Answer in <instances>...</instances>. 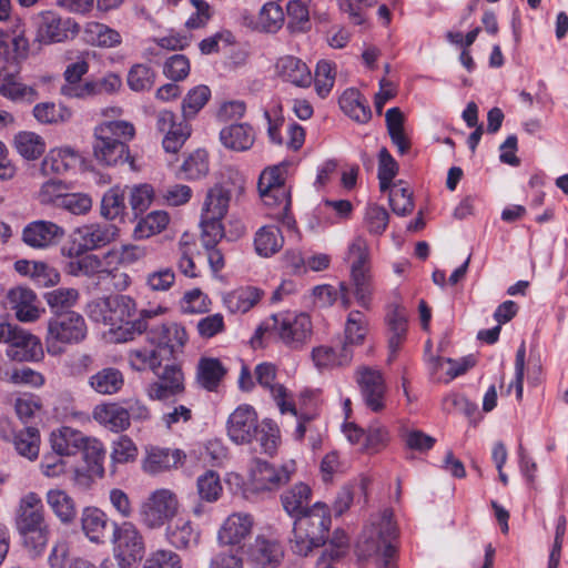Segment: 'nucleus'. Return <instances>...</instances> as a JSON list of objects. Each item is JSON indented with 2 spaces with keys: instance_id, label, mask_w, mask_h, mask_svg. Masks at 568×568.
<instances>
[{
  "instance_id": "f257e3e1",
  "label": "nucleus",
  "mask_w": 568,
  "mask_h": 568,
  "mask_svg": "<svg viewBox=\"0 0 568 568\" xmlns=\"http://www.w3.org/2000/svg\"><path fill=\"white\" fill-rule=\"evenodd\" d=\"M396 538L393 513L386 509L363 529L356 546L357 554L362 558H373L376 568H396Z\"/></svg>"
},
{
  "instance_id": "f03ea898",
  "label": "nucleus",
  "mask_w": 568,
  "mask_h": 568,
  "mask_svg": "<svg viewBox=\"0 0 568 568\" xmlns=\"http://www.w3.org/2000/svg\"><path fill=\"white\" fill-rule=\"evenodd\" d=\"M135 129L131 122L104 121L94 128L93 156L104 166H116L130 160L128 143L134 138Z\"/></svg>"
},
{
  "instance_id": "7ed1b4c3",
  "label": "nucleus",
  "mask_w": 568,
  "mask_h": 568,
  "mask_svg": "<svg viewBox=\"0 0 568 568\" xmlns=\"http://www.w3.org/2000/svg\"><path fill=\"white\" fill-rule=\"evenodd\" d=\"M287 165L281 163L265 169L258 179L257 189L270 215L288 230L296 227V221L291 213V187L285 184Z\"/></svg>"
},
{
  "instance_id": "20e7f679",
  "label": "nucleus",
  "mask_w": 568,
  "mask_h": 568,
  "mask_svg": "<svg viewBox=\"0 0 568 568\" xmlns=\"http://www.w3.org/2000/svg\"><path fill=\"white\" fill-rule=\"evenodd\" d=\"M331 527V513L326 504L315 503L294 520L293 537L290 539L292 550L300 556H307L313 548L322 546Z\"/></svg>"
},
{
  "instance_id": "39448f33",
  "label": "nucleus",
  "mask_w": 568,
  "mask_h": 568,
  "mask_svg": "<svg viewBox=\"0 0 568 568\" xmlns=\"http://www.w3.org/2000/svg\"><path fill=\"white\" fill-rule=\"evenodd\" d=\"M88 327L84 317L71 310H61L48 321L45 348L49 355L59 356L67 346L79 344L87 337Z\"/></svg>"
},
{
  "instance_id": "423d86ee",
  "label": "nucleus",
  "mask_w": 568,
  "mask_h": 568,
  "mask_svg": "<svg viewBox=\"0 0 568 568\" xmlns=\"http://www.w3.org/2000/svg\"><path fill=\"white\" fill-rule=\"evenodd\" d=\"M265 334H268L270 337L278 338L288 347L297 348L310 338L312 322L305 313H277L257 327L255 337L262 339Z\"/></svg>"
},
{
  "instance_id": "0eeeda50",
  "label": "nucleus",
  "mask_w": 568,
  "mask_h": 568,
  "mask_svg": "<svg viewBox=\"0 0 568 568\" xmlns=\"http://www.w3.org/2000/svg\"><path fill=\"white\" fill-rule=\"evenodd\" d=\"M129 333H145L146 339L158 348H169L173 355L185 346L189 335L184 326L178 323H156L152 311H142L140 318L126 322Z\"/></svg>"
},
{
  "instance_id": "6e6552de",
  "label": "nucleus",
  "mask_w": 568,
  "mask_h": 568,
  "mask_svg": "<svg viewBox=\"0 0 568 568\" xmlns=\"http://www.w3.org/2000/svg\"><path fill=\"white\" fill-rule=\"evenodd\" d=\"M113 555L122 568H134L145 555V542L141 531L131 521L112 524Z\"/></svg>"
},
{
  "instance_id": "1a4fd4ad",
  "label": "nucleus",
  "mask_w": 568,
  "mask_h": 568,
  "mask_svg": "<svg viewBox=\"0 0 568 568\" xmlns=\"http://www.w3.org/2000/svg\"><path fill=\"white\" fill-rule=\"evenodd\" d=\"M120 230L114 224L91 223L75 229L70 245L62 248L65 256H79L83 253L108 246L119 237Z\"/></svg>"
},
{
  "instance_id": "9d476101",
  "label": "nucleus",
  "mask_w": 568,
  "mask_h": 568,
  "mask_svg": "<svg viewBox=\"0 0 568 568\" xmlns=\"http://www.w3.org/2000/svg\"><path fill=\"white\" fill-rule=\"evenodd\" d=\"M179 500L171 490L159 489L141 505L139 510L140 521L150 529L163 526L178 513Z\"/></svg>"
},
{
  "instance_id": "9b49d317",
  "label": "nucleus",
  "mask_w": 568,
  "mask_h": 568,
  "mask_svg": "<svg viewBox=\"0 0 568 568\" xmlns=\"http://www.w3.org/2000/svg\"><path fill=\"white\" fill-rule=\"evenodd\" d=\"M227 172L233 190L225 182L217 183L209 189L202 205L201 215L224 219L229 211L232 192H243L244 176L233 169H227Z\"/></svg>"
},
{
  "instance_id": "f8f14e48",
  "label": "nucleus",
  "mask_w": 568,
  "mask_h": 568,
  "mask_svg": "<svg viewBox=\"0 0 568 568\" xmlns=\"http://www.w3.org/2000/svg\"><path fill=\"white\" fill-rule=\"evenodd\" d=\"M293 468L276 467L262 459H254L250 467V486L256 493L277 490L291 479Z\"/></svg>"
},
{
  "instance_id": "ddd939ff",
  "label": "nucleus",
  "mask_w": 568,
  "mask_h": 568,
  "mask_svg": "<svg viewBox=\"0 0 568 568\" xmlns=\"http://www.w3.org/2000/svg\"><path fill=\"white\" fill-rule=\"evenodd\" d=\"M154 374L158 379L145 387V394L151 400L162 402L184 393V374L179 365H165Z\"/></svg>"
},
{
  "instance_id": "4468645a",
  "label": "nucleus",
  "mask_w": 568,
  "mask_h": 568,
  "mask_svg": "<svg viewBox=\"0 0 568 568\" xmlns=\"http://www.w3.org/2000/svg\"><path fill=\"white\" fill-rule=\"evenodd\" d=\"M258 417L253 406L242 404L229 416L226 433L235 444H248L257 437Z\"/></svg>"
},
{
  "instance_id": "2eb2a0df",
  "label": "nucleus",
  "mask_w": 568,
  "mask_h": 568,
  "mask_svg": "<svg viewBox=\"0 0 568 568\" xmlns=\"http://www.w3.org/2000/svg\"><path fill=\"white\" fill-rule=\"evenodd\" d=\"M0 343L9 344L12 347L21 349V354L14 357L24 361L38 359L42 356V345L40 339L28 333L16 324L0 320Z\"/></svg>"
},
{
  "instance_id": "dca6fc26",
  "label": "nucleus",
  "mask_w": 568,
  "mask_h": 568,
  "mask_svg": "<svg viewBox=\"0 0 568 568\" xmlns=\"http://www.w3.org/2000/svg\"><path fill=\"white\" fill-rule=\"evenodd\" d=\"M357 383L366 406L378 413L385 407L386 385L378 371L362 367L357 371Z\"/></svg>"
},
{
  "instance_id": "f3484780",
  "label": "nucleus",
  "mask_w": 568,
  "mask_h": 568,
  "mask_svg": "<svg viewBox=\"0 0 568 568\" xmlns=\"http://www.w3.org/2000/svg\"><path fill=\"white\" fill-rule=\"evenodd\" d=\"M37 40L43 43L62 42L69 37V32L77 31V24L70 19L63 20L52 11L38 16Z\"/></svg>"
},
{
  "instance_id": "a211bd4d",
  "label": "nucleus",
  "mask_w": 568,
  "mask_h": 568,
  "mask_svg": "<svg viewBox=\"0 0 568 568\" xmlns=\"http://www.w3.org/2000/svg\"><path fill=\"white\" fill-rule=\"evenodd\" d=\"M253 518L248 514H231L222 524L217 532V540L222 545H240L252 532Z\"/></svg>"
},
{
  "instance_id": "6ab92c4d",
  "label": "nucleus",
  "mask_w": 568,
  "mask_h": 568,
  "mask_svg": "<svg viewBox=\"0 0 568 568\" xmlns=\"http://www.w3.org/2000/svg\"><path fill=\"white\" fill-rule=\"evenodd\" d=\"M37 295L32 290L14 287L7 294V305L20 322H34L40 316Z\"/></svg>"
},
{
  "instance_id": "aec40b11",
  "label": "nucleus",
  "mask_w": 568,
  "mask_h": 568,
  "mask_svg": "<svg viewBox=\"0 0 568 568\" xmlns=\"http://www.w3.org/2000/svg\"><path fill=\"white\" fill-rule=\"evenodd\" d=\"M64 231L58 224L50 221H33L29 223L22 232L23 242L34 248L48 247L62 237Z\"/></svg>"
},
{
  "instance_id": "412c9836",
  "label": "nucleus",
  "mask_w": 568,
  "mask_h": 568,
  "mask_svg": "<svg viewBox=\"0 0 568 568\" xmlns=\"http://www.w3.org/2000/svg\"><path fill=\"white\" fill-rule=\"evenodd\" d=\"M89 436H85L82 432L69 427L61 426L58 429L52 430L50 434V445L52 450L60 456H75L80 453L81 448L84 447Z\"/></svg>"
},
{
  "instance_id": "4be33fe9",
  "label": "nucleus",
  "mask_w": 568,
  "mask_h": 568,
  "mask_svg": "<svg viewBox=\"0 0 568 568\" xmlns=\"http://www.w3.org/2000/svg\"><path fill=\"white\" fill-rule=\"evenodd\" d=\"M284 556L282 545L272 538L258 536L251 549L254 568H276Z\"/></svg>"
},
{
  "instance_id": "5701e85b",
  "label": "nucleus",
  "mask_w": 568,
  "mask_h": 568,
  "mask_svg": "<svg viewBox=\"0 0 568 568\" xmlns=\"http://www.w3.org/2000/svg\"><path fill=\"white\" fill-rule=\"evenodd\" d=\"M47 525L41 498L36 493H29L22 497L17 516L18 530Z\"/></svg>"
},
{
  "instance_id": "b1692460",
  "label": "nucleus",
  "mask_w": 568,
  "mask_h": 568,
  "mask_svg": "<svg viewBox=\"0 0 568 568\" xmlns=\"http://www.w3.org/2000/svg\"><path fill=\"white\" fill-rule=\"evenodd\" d=\"M165 535L176 549H189L199 545L201 531L190 519L178 518L168 525Z\"/></svg>"
},
{
  "instance_id": "393cba45",
  "label": "nucleus",
  "mask_w": 568,
  "mask_h": 568,
  "mask_svg": "<svg viewBox=\"0 0 568 568\" xmlns=\"http://www.w3.org/2000/svg\"><path fill=\"white\" fill-rule=\"evenodd\" d=\"M93 419L113 433L126 430L131 422L125 407L118 403L99 404L93 408Z\"/></svg>"
},
{
  "instance_id": "a878e982",
  "label": "nucleus",
  "mask_w": 568,
  "mask_h": 568,
  "mask_svg": "<svg viewBox=\"0 0 568 568\" xmlns=\"http://www.w3.org/2000/svg\"><path fill=\"white\" fill-rule=\"evenodd\" d=\"M82 162L81 154L70 146L51 150L42 161L44 174H63Z\"/></svg>"
},
{
  "instance_id": "bb28decb",
  "label": "nucleus",
  "mask_w": 568,
  "mask_h": 568,
  "mask_svg": "<svg viewBox=\"0 0 568 568\" xmlns=\"http://www.w3.org/2000/svg\"><path fill=\"white\" fill-rule=\"evenodd\" d=\"M220 141L229 150L244 152L253 146L255 133L248 123H234L221 130Z\"/></svg>"
},
{
  "instance_id": "cd10ccee",
  "label": "nucleus",
  "mask_w": 568,
  "mask_h": 568,
  "mask_svg": "<svg viewBox=\"0 0 568 568\" xmlns=\"http://www.w3.org/2000/svg\"><path fill=\"white\" fill-rule=\"evenodd\" d=\"M388 335L389 361L396 357L407 334V314L402 307L395 306L385 318Z\"/></svg>"
},
{
  "instance_id": "c85d7f7f",
  "label": "nucleus",
  "mask_w": 568,
  "mask_h": 568,
  "mask_svg": "<svg viewBox=\"0 0 568 568\" xmlns=\"http://www.w3.org/2000/svg\"><path fill=\"white\" fill-rule=\"evenodd\" d=\"M184 457L179 449L151 447L146 452L143 468L149 474H159L176 467Z\"/></svg>"
},
{
  "instance_id": "c756f323",
  "label": "nucleus",
  "mask_w": 568,
  "mask_h": 568,
  "mask_svg": "<svg viewBox=\"0 0 568 568\" xmlns=\"http://www.w3.org/2000/svg\"><path fill=\"white\" fill-rule=\"evenodd\" d=\"M349 295L352 294L356 303L364 310H371L375 293L374 278L372 270L351 272Z\"/></svg>"
},
{
  "instance_id": "7c9ffc66",
  "label": "nucleus",
  "mask_w": 568,
  "mask_h": 568,
  "mask_svg": "<svg viewBox=\"0 0 568 568\" xmlns=\"http://www.w3.org/2000/svg\"><path fill=\"white\" fill-rule=\"evenodd\" d=\"M276 69L283 80L294 85L307 87L312 82V74L308 67L296 57L286 55L278 59Z\"/></svg>"
},
{
  "instance_id": "2f4dec72",
  "label": "nucleus",
  "mask_w": 568,
  "mask_h": 568,
  "mask_svg": "<svg viewBox=\"0 0 568 568\" xmlns=\"http://www.w3.org/2000/svg\"><path fill=\"white\" fill-rule=\"evenodd\" d=\"M311 356L318 369H329L349 365L353 359V349L343 345L338 349L329 346H318L313 348Z\"/></svg>"
},
{
  "instance_id": "473e14b6",
  "label": "nucleus",
  "mask_w": 568,
  "mask_h": 568,
  "mask_svg": "<svg viewBox=\"0 0 568 568\" xmlns=\"http://www.w3.org/2000/svg\"><path fill=\"white\" fill-rule=\"evenodd\" d=\"M45 501L54 516L63 524L70 525L77 517V505L74 499L63 489H49L45 494Z\"/></svg>"
},
{
  "instance_id": "72a5a7b5",
  "label": "nucleus",
  "mask_w": 568,
  "mask_h": 568,
  "mask_svg": "<svg viewBox=\"0 0 568 568\" xmlns=\"http://www.w3.org/2000/svg\"><path fill=\"white\" fill-rule=\"evenodd\" d=\"M88 383L100 395H114L123 387L124 376L115 367H104L91 375Z\"/></svg>"
},
{
  "instance_id": "f704fd0d",
  "label": "nucleus",
  "mask_w": 568,
  "mask_h": 568,
  "mask_svg": "<svg viewBox=\"0 0 568 568\" xmlns=\"http://www.w3.org/2000/svg\"><path fill=\"white\" fill-rule=\"evenodd\" d=\"M338 102L342 111L356 122L366 123L372 116L367 100L356 89L345 90Z\"/></svg>"
},
{
  "instance_id": "c9c22d12",
  "label": "nucleus",
  "mask_w": 568,
  "mask_h": 568,
  "mask_svg": "<svg viewBox=\"0 0 568 568\" xmlns=\"http://www.w3.org/2000/svg\"><path fill=\"white\" fill-rule=\"evenodd\" d=\"M108 526L106 515L95 507H85L81 514V529L95 544L103 541Z\"/></svg>"
},
{
  "instance_id": "e433bc0d",
  "label": "nucleus",
  "mask_w": 568,
  "mask_h": 568,
  "mask_svg": "<svg viewBox=\"0 0 568 568\" xmlns=\"http://www.w3.org/2000/svg\"><path fill=\"white\" fill-rule=\"evenodd\" d=\"M83 38L87 43L100 48H114L122 41V38L116 30L97 21L85 23Z\"/></svg>"
},
{
  "instance_id": "4c0bfd02",
  "label": "nucleus",
  "mask_w": 568,
  "mask_h": 568,
  "mask_svg": "<svg viewBox=\"0 0 568 568\" xmlns=\"http://www.w3.org/2000/svg\"><path fill=\"white\" fill-rule=\"evenodd\" d=\"M312 490L304 483L295 484L293 487L284 491L281 496L284 510L293 518L302 515L304 510H308Z\"/></svg>"
},
{
  "instance_id": "58836bf2",
  "label": "nucleus",
  "mask_w": 568,
  "mask_h": 568,
  "mask_svg": "<svg viewBox=\"0 0 568 568\" xmlns=\"http://www.w3.org/2000/svg\"><path fill=\"white\" fill-rule=\"evenodd\" d=\"M284 236L281 230L274 225L260 227L254 236L255 252L263 257H270L281 251Z\"/></svg>"
},
{
  "instance_id": "ea45409f",
  "label": "nucleus",
  "mask_w": 568,
  "mask_h": 568,
  "mask_svg": "<svg viewBox=\"0 0 568 568\" xmlns=\"http://www.w3.org/2000/svg\"><path fill=\"white\" fill-rule=\"evenodd\" d=\"M11 443L20 456L33 462L39 457L40 453V430L33 426H26L18 429Z\"/></svg>"
},
{
  "instance_id": "a19ab883",
  "label": "nucleus",
  "mask_w": 568,
  "mask_h": 568,
  "mask_svg": "<svg viewBox=\"0 0 568 568\" xmlns=\"http://www.w3.org/2000/svg\"><path fill=\"white\" fill-rule=\"evenodd\" d=\"M226 374V369L217 358L204 357L199 361L196 382L209 392L216 390Z\"/></svg>"
},
{
  "instance_id": "79ce46f5",
  "label": "nucleus",
  "mask_w": 568,
  "mask_h": 568,
  "mask_svg": "<svg viewBox=\"0 0 568 568\" xmlns=\"http://www.w3.org/2000/svg\"><path fill=\"white\" fill-rule=\"evenodd\" d=\"M0 94L14 102L31 103L38 98L36 89L22 83L14 73L3 75Z\"/></svg>"
},
{
  "instance_id": "37998d69",
  "label": "nucleus",
  "mask_w": 568,
  "mask_h": 568,
  "mask_svg": "<svg viewBox=\"0 0 568 568\" xmlns=\"http://www.w3.org/2000/svg\"><path fill=\"white\" fill-rule=\"evenodd\" d=\"M170 216L165 211H152L140 219L134 226L133 237L135 240H145L164 231L169 225Z\"/></svg>"
},
{
  "instance_id": "c03bdc74",
  "label": "nucleus",
  "mask_w": 568,
  "mask_h": 568,
  "mask_svg": "<svg viewBox=\"0 0 568 568\" xmlns=\"http://www.w3.org/2000/svg\"><path fill=\"white\" fill-rule=\"evenodd\" d=\"M70 261L65 264V272L72 276L93 277L102 274L103 262L95 254H85L79 256H69Z\"/></svg>"
},
{
  "instance_id": "a18cd8bd",
  "label": "nucleus",
  "mask_w": 568,
  "mask_h": 568,
  "mask_svg": "<svg viewBox=\"0 0 568 568\" xmlns=\"http://www.w3.org/2000/svg\"><path fill=\"white\" fill-rule=\"evenodd\" d=\"M128 362L132 369L144 372L146 369L158 373L162 359L158 348L136 347L128 352Z\"/></svg>"
},
{
  "instance_id": "49530a36",
  "label": "nucleus",
  "mask_w": 568,
  "mask_h": 568,
  "mask_svg": "<svg viewBox=\"0 0 568 568\" xmlns=\"http://www.w3.org/2000/svg\"><path fill=\"white\" fill-rule=\"evenodd\" d=\"M313 295L321 306H331L338 298L344 308H348L352 304L349 287L345 282H341L337 287L329 284L318 285L314 287Z\"/></svg>"
},
{
  "instance_id": "de8ad7c7",
  "label": "nucleus",
  "mask_w": 568,
  "mask_h": 568,
  "mask_svg": "<svg viewBox=\"0 0 568 568\" xmlns=\"http://www.w3.org/2000/svg\"><path fill=\"white\" fill-rule=\"evenodd\" d=\"M475 364L476 358L473 355L463 357L459 361L444 357H432L429 361V368L433 375H437L440 369H444L445 366H448L446 369V374L448 376L446 382H449L455 377L465 374L468 369L474 367Z\"/></svg>"
},
{
  "instance_id": "09e8293b",
  "label": "nucleus",
  "mask_w": 568,
  "mask_h": 568,
  "mask_svg": "<svg viewBox=\"0 0 568 568\" xmlns=\"http://www.w3.org/2000/svg\"><path fill=\"white\" fill-rule=\"evenodd\" d=\"M14 146L18 153L27 160H36L45 151L43 139L34 132H19L14 136Z\"/></svg>"
},
{
  "instance_id": "8fccbe9b",
  "label": "nucleus",
  "mask_w": 568,
  "mask_h": 568,
  "mask_svg": "<svg viewBox=\"0 0 568 568\" xmlns=\"http://www.w3.org/2000/svg\"><path fill=\"white\" fill-rule=\"evenodd\" d=\"M346 261L351 264V272L371 270L369 245L363 236L354 237L347 247Z\"/></svg>"
},
{
  "instance_id": "3c124183",
  "label": "nucleus",
  "mask_w": 568,
  "mask_h": 568,
  "mask_svg": "<svg viewBox=\"0 0 568 568\" xmlns=\"http://www.w3.org/2000/svg\"><path fill=\"white\" fill-rule=\"evenodd\" d=\"M34 118L43 124L63 123L71 119V109L53 102L38 103L33 108Z\"/></svg>"
},
{
  "instance_id": "603ef678",
  "label": "nucleus",
  "mask_w": 568,
  "mask_h": 568,
  "mask_svg": "<svg viewBox=\"0 0 568 568\" xmlns=\"http://www.w3.org/2000/svg\"><path fill=\"white\" fill-rule=\"evenodd\" d=\"M260 297L256 288L245 287L229 293L224 297V303L233 313H246L258 302Z\"/></svg>"
},
{
  "instance_id": "864d4df0",
  "label": "nucleus",
  "mask_w": 568,
  "mask_h": 568,
  "mask_svg": "<svg viewBox=\"0 0 568 568\" xmlns=\"http://www.w3.org/2000/svg\"><path fill=\"white\" fill-rule=\"evenodd\" d=\"M80 453L83 454V458L88 465L89 471L97 477H103V460L105 457L103 444L99 439L89 436L84 447L81 448Z\"/></svg>"
},
{
  "instance_id": "5fc2aeb1",
  "label": "nucleus",
  "mask_w": 568,
  "mask_h": 568,
  "mask_svg": "<svg viewBox=\"0 0 568 568\" xmlns=\"http://www.w3.org/2000/svg\"><path fill=\"white\" fill-rule=\"evenodd\" d=\"M367 321L359 311H352L348 314L345 325V341L342 344L352 349L355 345H361L366 336Z\"/></svg>"
},
{
  "instance_id": "6e6d98bb",
  "label": "nucleus",
  "mask_w": 568,
  "mask_h": 568,
  "mask_svg": "<svg viewBox=\"0 0 568 568\" xmlns=\"http://www.w3.org/2000/svg\"><path fill=\"white\" fill-rule=\"evenodd\" d=\"M23 546L31 557L40 556L47 547L50 536L49 525L18 530Z\"/></svg>"
},
{
  "instance_id": "4d7b16f0",
  "label": "nucleus",
  "mask_w": 568,
  "mask_h": 568,
  "mask_svg": "<svg viewBox=\"0 0 568 568\" xmlns=\"http://www.w3.org/2000/svg\"><path fill=\"white\" fill-rule=\"evenodd\" d=\"M211 90L206 85H197L190 90L182 101V115L185 121L194 119L207 103Z\"/></svg>"
},
{
  "instance_id": "13d9d810",
  "label": "nucleus",
  "mask_w": 568,
  "mask_h": 568,
  "mask_svg": "<svg viewBox=\"0 0 568 568\" xmlns=\"http://www.w3.org/2000/svg\"><path fill=\"white\" fill-rule=\"evenodd\" d=\"M389 204L397 215L410 214L414 210L413 192L407 186H403L402 181L394 183L389 190Z\"/></svg>"
},
{
  "instance_id": "bf43d9fd",
  "label": "nucleus",
  "mask_w": 568,
  "mask_h": 568,
  "mask_svg": "<svg viewBox=\"0 0 568 568\" xmlns=\"http://www.w3.org/2000/svg\"><path fill=\"white\" fill-rule=\"evenodd\" d=\"M13 408L17 417L22 423L28 424L42 410L43 404L39 396L33 394H23L16 397Z\"/></svg>"
},
{
  "instance_id": "052dcab7",
  "label": "nucleus",
  "mask_w": 568,
  "mask_h": 568,
  "mask_svg": "<svg viewBox=\"0 0 568 568\" xmlns=\"http://www.w3.org/2000/svg\"><path fill=\"white\" fill-rule=\"evenodd\" d=\"M154 196V189L150 184L143 183L129 187L128 199L134 215L144 213L152 204Z\"/></svg>"
},
{
  "instance_id": "680f3d73",
  "label": "nucleus",
  "mask_w": 568,
  "mask_h": 568,
  "mask_svg": "<svg viewBox=\"0 0 568 568\" xmlns=\"http://www.w3.org/2000/svg\"><path fill=\"white\" fill-rule=\"evenodd\" d=\"M197 494L202 500L207 503L216 501L222 494V484L219 475L213 470H207L199 476L196 480Z\"/></svg>"
},
{
  "instance_id": "e2e57ef3",
  "label": "nucleus",
  "mask_w": 568,
  "mask_h": 568,
  "mask_svg": "<svg viewBox=\"0 0 568 568\" xmlns=\"http://www.w3.org/2000/svg\"><path fill=\"white\" fill-rule=\"evenodd\" d=\"M124 210V192L118 186L108 190L101 200V215L106 220H114Z\"/></svg>"
},
{
  "instance_id": "0e129e2a",
  "label": "nucleus",
  "mask_w": 568,
  "mask_h": 568,
  "mask_svg": "<svg viewBox=\"0 0 568 568\" xmlns=\"http://www.w3.org/2000/svg\"><path fill=\"white\" fill-rule=\"evenodd\" d=\"M223 219L201 215V242L205 248H212L224 236Z\"/></svg>"
},
{
  "instance_id": "69168bd1",
  "label": "nucleus",
  "mask_w": 568,
  "mask_h": 568,
  "mask_svg": "<svg viewBox=\"0 0 568 568\" xmlns=\"http://www.w3.org/2000/svg\"><path fill=\"white\" fill-rule=\"evenodd\" d=\"M257 23L266 32H275L284 23V12L281 6L274 1L265 3L258 13Z\"/></svg>"
},
{
  "instance_id": "338daca9",
  "label": "nucleus",
  "mask_w": 568,
  "mask_h": 568,
  "mask_svg": "<svg viewBox=\"0 0 568 568\" xmlns=\"http://www.w3.org/2000/svg\"><path fill=\"white\" fill-rule=\"evenodd\" d=\"M335 65L326 60L317 63L314 75L315 91L321 98H326L335 82Z\"/></svg>"
},
{
  "instance_id": "774afa93",
  "label": "nucleus",
  "mask_w": 568,
  "mask_h": 568,
  "mask_svg": "<svg viewBox=\"0 0 568 568\" xmlns=\"http://www.w3.org/2000/svg\"><path fill=\"white\" fill-rule=\"evenodd\" d=\"M162 140V145L166 152L176 153L184 145L185 141L191 135V126L187 121H183L173 125L172 129L166 130Z\"/></svg>"
}]
</instances>
